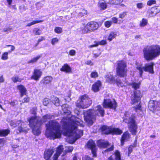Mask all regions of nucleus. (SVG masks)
Returning a JSON list of instances; mask_svg holds the SVG:
<instances>
[{"label": "nucleus", "instance_id": "obj_1", "mask_svg": "<svg viewBox=\"0 0 160 160\" xmlns=\"http://www.w3.org/2000/svg\"><path fill=\"white\" fill-rule=\"evenodd\" d=\"M62 108L63 113L67 114V117L64 118L61 121L63 128L70 133V136L74 137L75 141L83 135L82 131L77 129L78 126L83 127V121L75 116H71V108L68 105L63 104Z\"/></svg>", "mask_w": 160, "mask_h": 160}, {"label": "nucleus", "instance_id": "obj_2", "mask_svg": "<svg viewBox=\"0 0 160 160\" xmlns=\"http://www.w3.org/2000/svg\"><path fill=\"white\" fill-rule=\"evenodd\" d=\"M104 114L103 108L100 105H98L94 109H90L84 112V120L88 126H91L96 120V115L102 117Z\"/></svg>", "mask_w": 160, "mask_h": 160}, {"label": "nucleus", "instance_id": "obj_3", "mask_svg": "<svg viewBox=\"0 0 160 160\" xmlns=\"http://www.w3.org/2000/svg\"><path fill=\"white\" fill-rule=\"evenodd\" d=\"M52 117L53 115L47 114L43 117L41 121H39L36 116L32 117L28 119L29 126L32 129V133L35 135H39L41 132L40 126L41 124L46 122L48 119L52 118Z\"/></svg>", "mask_w": 160, "mask_h": 160}, {"label": "nucleus", "instance_id": "obj_4", "mask_svg": "<svg viewBox=\"0 0 160 160\" xmlns=\"http://www.w3.org/2000/svg\"><path fill=\"white\" fill-rule=\"evenodd\" d=\"M47 130L45 135L48 138L54 139L60 137L61 133L59 123L55 120L50 121L46 124Z\"/></svg>", "mask_w": 160, "mask_h": 160}, {"label": "nucleus", "instance_id": "obj_5", "mask_svg": "<svg viewBox=\"0 0 160 160\" xmlns=\"http://www.w3.org/2000/svg\"><path fill=\"white\" fill-rule=\"evenodd\" d=\"M143 56L147 61L152 60L160 55V46L152 45L144 48L143 49Z\"/></svg>", "mask_w": 160, "mask_h": 160}, {"label": "nucleus", "instance_id": "obj_6", "mask_svg": "<svg viewBox=\"0 0 160 160\" xmlns=\"http://www.w3.org/2000/svg\"><path fill=\"white\" fill-rule=\"evenodd\" d=\"M126 118L123 120L126 123H129V129L132 134L135 135L137 132V126L135 123L134 114H132L130 116V112H127L125 114Z\"/></svg>", "mask_w": 160, "mask_h": 160}, {"label": "nucleus", "instance_id": "obj_7", "mask_svg": "<svg viewBox=\"0 0 160 160\" xmlns=\"http://www.w3.org/2000/svg\"><path fill=\"white\" fill-rule=\"evenodd\" d=\"M92 101L86 94L81 96L76 103V106L79 108H86L92 104Z\"/></svg>", "mask_w": 160, "mask_h": 160}, {"label": "nucleus", "instance_id": "obj_8", "mask_svg": "<svg viewBox=\"0 0 160 160\" xmlns=\"http://www.w3.org/2000/svg\"><path fill=\"white\" fill-rule=\"evenodd\" d=\"M99 27L98 23L96 22H91L87 24H83L81 27L82 32L83 33H88L91 32L96 30Z\"/></svg>", "mask_w": 160, "mask_h": 160}, {"label": "nucleus", "instance_id": "obj_9", "mask_svg": "<svg viewBox=\"0 0 160 160\" xmlns=\"http://www.w3.org/2000/svg\"><path fill=\"white\" fill-rule=\"evenodd\" d=\"M126 63L123 61H118L116 68L117 75L121 77L126 76L127 71Z\"/></svg>", "mask_w": 160, "mask_h": 160}, {"label": "nucleus", "instance_id": "obj_10", "mask_svg": "<svg viewBox=\"0 0 160 160\" xmlns=\"http://www.w3.org/2000/svg\"><path fill=\"white\" fill-rule=\"evenodd\" d=\"M21 123V121L19 120H13L10 122V125L13 128L19 126L18 128L19 132L26 133L29 130V129L25 127L23 123Z\"/></svg>", "mask_w": 160, "mask_h": 160}, {"label": "nucleus", "instance_id": "obj_11", "mask_svg": "<svg viewBox=\"0 0 160 160\" xmlns=\"http://www.w3.org/2000/svg\"><path fill=\"white\" fill-rule=\"evenodd\" d=\"M101 129L102 133L107 134L110 133L115 134H120L122 132V131L118 128H112L111 127L106 126L102 127Z\"/></svg>", "mask_w": 160, "mask_h": 160}, {"label": "nucleus", "instance_id": "obj_12", "mask_svg": "<svg viewBox=\"0 0 160 160\" xmlns=\"http://www.w3.org/2000/svg\"><path fill=\"white\" fill-rule=\"evenodd\" d=\"M153 65V63H150L146 64L144 67H142L141 65L137 66V68L139 71L140 76H142L143 70L148 72L151 73H154Z\"/></svg>", "mask_w": 160, "mask_h": 160}, {"label": "nucleus", "instance_id": "obj_13", "mask_svg": "<svg viewBox=\"0 0 160 160\" xmlns=\"http://www.w3.org/2000/svg\"><path fill=\"white\" fill-rule=\"evenodd\" d=\"M103 105L105 108H110L115 109L117 106V103L114 100L112 101L109 99H104Z\"/></svg>", "mask_w": 160, "mask_h": 160}, {"label": "nucleus", "instance_id": "obj_14", "mask_svg": "<svg viewBox=\"0 0 160 160\" xmlns=\"http://www.w3.org/2000/svg\"><path fill=\"white\" fill-rule=\"evenodd\" d=\"M142 96L140 91H136L134 92L133 95H132L131 98L132 103L136 104L139 102Z\"/></svg>", "mask_w": 160, "mask_h": 160}, {"label": "nucleus", "instance_id": "obj_15", "mask_svg": "<svg viewBox=\"0 0 160 160\" xmlns=\"http://www.w3.org/2000/svg\"><path fill=\"white\" fill-rule=\"evenodd\" d=\"M87 147L91 150L93 157L97 156L96 146L94 142L92 140H90L87 142Z\"/></svg>", "mask_w": 160, "mask_h": 160}, {"label": "nucleus", "instance_id": "obj_16", "mask_svg": "<svg viewBox=\"0 0 160 160\" xmlns=\"http://www.w3.org/2000/svg\"><path fill=\"white\" fill-rule=\"evenodd\" d=\"M42 74V72L38 69H35L33 75L31 76V79L36 81H38L39 79Z\"/></svg>", "mask_w": 160, "mask_h": 160}, {"label": "nucleus", "instance_id": "obj_17", "mask_svg": "<svg viewBox=\"0 0 160 160\" xmlns=\"http://www.w3.org/2000/svg\"><path fill=\"white\" fill-rule=\"evenodd\" d=\"M98 146L100 148H107L110 146V144L107 141L104 140H100L97 142Z\"/></svg>", "mask_w": 160, "mask_h": 160}, {"label": "nucleus", "instance_id": "obj_18", "mask_svg": "<svg viewBox=\"0 0 160 160\" xmlns=\"http://www.w3.org/2000/svg\"><path fill=\"white\" fill-rule=\"evenodd\" d=\"M54 151L53 149H49L46 150L44 153V158L45 160H50Z\"/></svg>", "mask_w": 160, "mask_h": 160}, {"label": "nucleus", "instance_id": "obj_19", "mask_svg": "<svg viewBox=\"0 0 160 160\" xmlns=\"http://www.w3.org/2000/svg\"><path fill=\"white\" fill-rule=\"evenodd\" d=\"M130 138V135L128 132L124 133L122 136L121 140V145H123L124 142L128 140Z\"/></svg>", "mask_w": 160, "mask_h": 160}, {"label": "nucleus", "instance_id": "obj_20", "mask_svg": "<svg viewBox=\"0 0 160 160\" xmlns=\"http://www.w3.org/2000/svg\"><path fill=\"white\" fill-rule=\"evenodd\" d=\"M160 11V8H158L153 7L151 8L150 11H149V16L152 17L155 16Z\"/></svg>", "mask_w": 160, "mask_h": 160}, {"label": "nucleus", "instance_id": "obj_21", "mask_svg": "<svg viewBox=\"0 0 160 160\" xmlns=\"http://www.w3.org/2000/svg\"><path fill=\"white\" fill-rule=\"evenodd\" d=\"M63 150V146H60L57 149L56 153L53 157V160H57L58 157L61 153Z\"/></svg>", "mask_w": 160, "mask_h": 160}, {"label": "nucleus", "instance_id": "obj_22", "mask_svg": "<svg viewBox=\"0 0 160 160\" xmlns=\"http://www.w3.org/2000/svg\"><path fill=\"white\" fill-rule=\"evenodd\" d=\"M101 82L99 81H97L92 86V89L94 92H97L99 90V88L101 86Z\"/></svg>", "mask_w": 160, "mask_h": 160}, {"label": "nucleus", "instance_id": "obj_23", "mask_svg": "<svg viewBox=\"0 0 160 160\" xmlns=\"http://www.w3.org/2000/svg\"><path fill=\"white\" fill-rule=\"evenodd\" d=\"M60 71L65 72L67 73H71L72 72L71 68L67 64H64L60 69Z\"/></svg>", "mask_w": 160, "mask_h": 160}, {"label": "nucleus", "instance_id": "obj_24", "mask_svg": "<svg viewBox=\"0 0 160 160\" xmlns=\"http://www.w3.org/2000/svg\"><path fill=\"white\" fill-rule=\"evenodd\" d=\"M17 88L21 93V96L22 97L24 95L26 94L27 91L26 88L23 85H20L17 86Z\"/></svg>", "mask_w": 160, "mask_h": 160}, {"label": "nucleus", "instance_id": "obj_25", "mask_svg": "<svg viewBox=\"0 0 160 160\" xmlns=\"http://www.w3.org/2000/svg\"><path fill=\"white\" fill-rule=\"evenodd\" d=\"M52 80L51 77L47 76L44 78L41 81V82L44 84H47L51 82Z\"/></svg>", "mask_w": 160, "mask_h": 160}, {"label": "nucleus", "instance_id": "obj_26", "mask_svg": "<svg viewBox=\"0 0 160 160\" xmlns=\"http://www.w3.org/2000/svg\"><path fill=\"white\" fill-rule=\"evenodd\" d=\"M10 132V130L9 129H0V136L6 137L7 136Z\"/></svg>", "mask_w": 160, "mask_h": 160}, {"label": "nucleus", "instance_id": "obj_27", "mask_svg": "<svg viewBox=\"0 0 160 160\" xmlns=\"http://www.w3.org/2000/svg\"><path fill=\"white\" fill-rule=\"evenodd\" d=\"M115 159H112V156H110L108 158L109 160H121L120 152L118 150L116 151L115 152Z\"/></svg>", "mask_w": 160, "mask_h": 160}, {"label": "nucleus", "instance_id": "obj_28", "mask_svg": "<svg viewBox=\"0 0 160 160\" xmlns=\"http://www.w3.org/2000/svg\"><path fill=\"white\" fill-rule=\"evenodd\" d=\"M106 81L110 83H112L115 82V78L113 77L111 75H107L106 76Z\"/></svg>", "mask_w": 160, "mask_h": 160}, {"label": "nucleus", "instance_id": "obj_29", "mask_svg": "<svg viewBox=\"0 0 160 160\" xmlns=\"http://www.w3.org/2000/svg\"><path fill=\"white\" fill-rule=\"evenodd\" d=\"M123 1V0H108L106 2L108 4H118Z\"/></svg>", "mask_w": 160, "mask_h": 160}, {"label": "nucleus", "instance_id": "obj_30", "mask_svg": "<svg viewBox=\"0 0 160 160\" xmlns=\"http://www.w3.org/2000/svg\"><path fill=\"white\" fill-rule=\"evenodd\" d=\"M117 35L116 32H110L108 38V40L111 41L113 38H115Z\"/></svg>", "mask_w": 160, "mask_h": 160}, {"label": "nucleus", "instance_id": "obj_31", "mask_svg": "<svg viewBox=\"0 0 160 160\" xmlns=\"http://www.w3.org/2000/svg\"><path fill=\"white\" fill-rule=\"evenodd\" d=\"M11 79L13 82L15 83L17 82H21L23 79L20 78L17 76H14Z\"/></svg>", "mask_w": 160, "mask_h": 160}, {"label": "nucleus", "instance_id": "obj_32", "mask_svg": "<svg viewBox=\"0 0 160 160\" xmlns=\"http://www.w3.org/2000/svg\"><path fill=\"white\" fill-rule=\"evenodd\" d=\"M148 23V20L147 19L143 18L140 22L139 26L141 27H144L146 26Z\"/></svg>", "mask_w": 160, "mask_h": 160}, {"label": "nucleus", "instance_id": "obj_33", "mask_svg": "<svg viewBox=\"0 0 160 160\" xmlns=\"http://www.w3.org/2000/svg\"><path fill=\"white\" fill-rule=\"evenodd\" d=\"M52 101L53 103L56 106L60 105V102L59 99L56 97H53L52 98Z\"/></svg>", "mask_w": 160, "mask_h": 160}, {"label": "nucleus", "instance_id": "obj_34", "mask_svg": "<svg viewBox=\"0 0 160 160\" xmlns=\"http://www.w3.org/2000/svg\"><path fill=\"white\" fill-rule=\"evenodd\" d=\"M42 56L41 55L37 56L36 57L34 58L31 60L28 61V63L29 64L30 63H33L36 62Z\"/></svg>", "mask_w": 160, "mask_h": 160}, {"label": "nucleus", "instance_id": "obj_35", "mask_svg": "<svg viewBox=\"0 0 160 160\" xmlns=\"http://www.w3.org/2000/svg\"><path fill=\"white\" fill-rule=\"evenodd\" d=\"M106 43L107 42L106 41L102 40L101 41L97 42L96 44L91 45L90 46V47L92 48L94 47H96L98 46L99 45H104L106 44Z\"/></svg>", "mask_w": 160, "mask_h": 160}, {"label": "nucleus", "instance_id": "obj_36", "mask_svg": "<svg viewBox=\"0 0 160 160\" xmlns=\"http://www.w3.org/2000/svg\"><path fill=\"white\" fill-rule=\"evenodd\" d=\"M33 33L34 34L39 35L41 33V30L38 28H35L33 30Z\"/></svg>", "mask_w": 160, "mask_h": 160}, {"label": "nucleus", "instance_id": "obj_37", "mask_svg": "<svg viewBox=\"0 0 160 160\" xmlns=\"http://www.w3.org/2000/svg\"><path fill=\"white\" fill-rule=\"evenodd\" d=\"M140 83H137L136 82L132 83L131 85L132 86V88L136 90L138 88L140 87Z\"/></svg>", "mask_w": 160, "mask_h": 160}, {"label": "nucleus", "instance_id": "obj_38", "mask_svg": "<svg viewBox=\"0 0 160 160\" xmlns=\"http://www.w3.org/2000/svg\"><path fill=\"white\" fill-rule=\"evenodd\" d=\"M112 24V21H106L104 23L105 26L107 28L110 27Z\"/></svg>", "mask_w": 160, "mask_h": 160}, {"label": "nucleus", "instance_id": "obj_39", "mask_svg": "<svg viewBox=\"0 0 160 160\" xmlns=\"http://www.w3.org/2000/svg\"><path fill=\"white\" fill-rule=\"evenodd\" d=\"M99 6L102 10H104L107 8V5L105 2H102L100 3Z\"/></svg>", "mask_w": 160, "mask_h": 160}, {"label": "nucleus", "instance_id": "obj_40", "mask_svg": "<svg viewBox=\"0 0 160 160\" xmlns=\"http://www.w3.org/2000/svg\"><path fill=\"white\" fill-rule=\"evenodd\" d=\"M42 22V20H37V21H34L32 22L28 23L27 25V26H30L33 25L34 24L38 23L40 22Z\"/></svg>", "mask_w": 160, "mask_h": 160}, {"label": "nucleus", "instance_id": "obj_41", "mask_svg": "<svg viewBox=\"0 0 160 160\" xmlns=\"http://www.w3.org/2000/svg\"><path fill=\"white\" fill-rule=\"evenodd\" d=\"M54 31L56 33H60L62 32V28L60 27H57L54 29Z\"/></svg>", "mask_w": 160, "mask_h": 160}, {"label": "nucleus", "instance_id": "obj_42", "mask_svg": "<svg viewBox=\"0 0 160 160\" xmlns=\"http://www.w3.org/2000/svg\"><path fill=\"white\" fill-rule=\"evenodd\" d=\"M113 149L114 145H111V146L110 148L107 149L105 150L104 151L102 152V153L103 154H104L106 152H111L113 150Z\"/></svg>", "mask_w": 160, "mask_h": 160}, {"label": "nucleus", "instance_id": "obj_43", "mask_svg": "<svg viewBox=\"0 0 160 160\" xmlns=\"http://www.w3.org/2000/svg\"><path fill=\"white\" fill-rule=\"evenodd\" d=\"M91 77L93 78H96L98 77V74L96 72H93L91 74Z\"/></svg>", "mask_w": 160, "mask_h": 160}, {"label": "nucleus", "instance_id": "obj_44", "mask_svg": "<svg viewBox=\"0 0 160 160\" xmlns=\"http://www.w3.org/2000/svg\"><path fill=\"white\" fill-rule=\"evenodd\" d=\"M8 52H5L3 53L1 59L3 60H6L8 59Z\"/></svg>", "mask_w": 160, "mask_h": 160}, {"label": "nucleus", "instance_id": "obj_45", "mask_svg": "<svg viewBox=\"0 0 160 160\" xmlns=\"http://www.w3.org/2000/svg\"><path fill=\"white\" fill-rule=\"evenodd\" d=\"M156 3L155 0H149L148 1L147 4L148 6H151L152 4H155Z\"/></svg>", "mask_w": 160, "mask_h": 160}, {"label": "nucleus", "instance_id": "obj_46", "mask_svg": "<svg viewBox=\"0 0 160 160\" xmlns=\"http://www.w3.org/2000/svg\"><path fill=\"white\" fill-rule=\"evenodd\" d=\"M76 52L75 50L72 49L69 51V54L71 56H74L75 55Z\"/></svg>", "mask_w": 160, "mask_h": 160}, {"label": "nucleus", "instance_id": "obj_47", "mask_svg": "<svg viewBox=\"0 0 160 160\" xmlns=\"http://www.w3.org/2000/svg\"><path fill=\"white\" fill-rule=\"evenodd\" d=\"M153 101H151L149 103L148 107L152 110V108L153 109V107L154 106V104L153 103Z\"/></svg>", "mask_w": 160, "mask_h": 160}, {"label": "nucleus", "instance_id": "obj_48", "mask_svg": "<svg viewBox=\"0 0 160 160\" xmlns=\"http://www.w3.org/2000/svg\"><path fill=\"white\" fill-rule=\"evenodd\" d=\"M49 101L48 99L47 98H44L43 100V103L44 106H47L49 103Z\"/></svg>", "mask_w": 160, "mask_h": 160}, {"label": "nucleus", "instance_id": "obj_49", "mask_svg": "<svg viewBox=\"0 0 160 160\" xmlns=\"http://www.w3.org/2000/svg\"><path fill=\"white\" fill-rule=\"evenodd\" d=\"M58 40L57 38H53L51 41V43L52 45H54L56 43H57L58 42Z\"/></svg>", "mask_w": 160, "mask_h": 160}, {"label": "nucleus", "instance_id": "obj_50", "mask_svg": "<svg viewBox=\"0 0 160 160\" xmlns=\"http://www.w3.org/2000/svg\"><path fill=\"white\" fill-rule=\"evenodd\" d=\"M127 12H123L120 13L119 15V17L121 18H123L126 15Z\"/></svg>", "mask_w": 160, "mask_h": 160}, {"label": "nucleus", "instance_id": "obj_51", "mask_svg": "<svg viewBox=\"0 0 160 160\" xmlns=\"http://www.w3.org/2000/svg\"><path fill=\"white\" fill-rule=\"evenodd\" d=\"M132 145H130L128 148V156H129L130 154L132 151L133 149Z\"/></svg>", "mask_w": 160, "mask_h": 160}, {"label": "nucleus", "instance_id": "obj_52", "mask_svg": "<svg viewBox=\"0 0 160 160\" xmlns=\"http://www.w3.org/2000/svg\"><path fill=\"white\" fill-rule=\"evenodd\" d=\"M135 110L136 112H138V111L139 110L140 111L141 110V106L139 105H137L134 107Z\"/></svg>", "mask_w": 160, "mask_h": 160}, {"label": "nucleus", "instance_id": "obj_53", "mask_svg": "<svg viewBox=\"0 0 160 160\" xmlns=\"http://www.w3.org/2000/svg\"><path fill=\"white\" fill-rule=\"evenodd\" d=\"M12 28L11 27H9L8 28H4L3 29V31L4 32H11L12 30Z\"/></svg>", "mask_w": 160, "mask_h": 160}, {"label": "nucleus", "instance_id": "obj_54", "mask_svg": "<svg viewBox=\"0 0 160 160\" xmlns=\"http://www.w3.org/2000/svg\"><path fill=\"white\" fill-rule=\"evenodd\" d=\"M137 7L139 9H141L143 7V4L142 3H138L137 4Z\"/></svg>", "mask_w": 160, "mask_h": 160}, {"label": "nucleus", "instance_id": "obj_55", "mask_svg": "<svg viewBox=\"0 0 160 160\" xmlns=\"http://www.w3.org/2000/svg\"><path fill=\"white\" fill-rule=\"evenodd\" d=\"M88 12L87 10L85 9H83L82 12L79 13V14L82 16H84V15L87 14Z\"/></svg>", "mask_w": 160, "mask_h": 160}, {"label": "nucleus", "instance_id": "obj_56", "mask_svg": "<svg viewBox=\"0 0 160 160\" xmlns=\"http://www.w3.org/2000/svg\"><path fill=\"white\" fill-rule=\"evenodd\" d=\"M29 98L28 97L25 98L23 99V101H22V103L24 102H28L29 101Z\"/></svg>", "mask_w": 160, "mask_h": 160}, {"label": "nucleus", "instance_id": "obj_57", "mask_svg": "<svg viewBox=\"0 0 160 160\" xmlns=\"http://www.w3.org/2000/svg\"><path fill=\"white\" fill-rule=\"evenodd\" d=\"M112 20L114 23H117L118 19L114 17L112 18Z\"/></svg>", "mask_w": 160, "mask_h": 160}, {"label": "nucleus", "instance_id": "obj_58", "mask_svg": "<svg viewBox=\"0 0 160 160\" xmlns=\"http://www.w3.org/2000/svg\"><path fill=\"white\" fill-rule=\"evenodd\" d=\"M67 151L68 152H70L72 151L73 150V148L72 147H68Z\"/></svg>", "mask_w": 160, "mask_h": 160}, {"label": "nucleus", "instance_id": "obj_59", "mask_svg": "<svg viewBox=\"0 0 160 160\" xmlns=\"http://www.w3.org/2000/svg\"><path fill=\"white\" fill-rule=\"evenodd\" d=\"M116 82H117V84L118 86H120L121 87H122L123 85L122 83V82L121 81H116Z\"/></svg>", "mask_w": 160, "mask_h": 160}, {"label": "nucleus", "instance_id": "obj_60", "mask_svg": "<svg viewBox=\"0 0 160 160\" xmlns=\"http://www.w3.org/2000/svg\"><path fill=\"white\" fill-rule=\"evenodd\" d=\"M86 63L87 64L90 65L91 66H92L93 65V63L91 60H89L87 61Z\"/></svg>", "mask_w": 160, "mask_h": 160}, {"label": "nucleus", "instance_id": "obj_61", "mask_svg": "<svg viewBox=\"0 0 160 160\" xmlns=\"http://www.w3.org/2000/svg\"><path fill=\"white\" fill-rule=\"evenodd\" d=\"M83 160H93V158H91L88 156H86L83 159Z\"/></svg>", "mask_w": 160, "mask_h": 160}, {"label": "nucleus", "instance_id": "obj_62", "mask_svg": "<svg viewBox=\"0 0 160 160\" xmlns=\"http://www.w3.org/2000/svg\"><path fill=\"white\" fill-rule=\"evenodd\" d=\"M16 101H13L10 102H9V103H10L12 106H14L16 104Z\"/></svg>", "mask_w": 160, "mask_h": 160}, {"label": "nucleus", "instance_id": "obj_63", "mask_svg": "<svg viewBox=\"0 0 160 160\" xmlns=\"http://www.w3.org/2000/svg\"><path fill=\"white\" fill-rule=\"evenodd\" d=\"M137 140L136 139L135 141L134 142L133 144V145H132L133 148L134 147H136L137 146Z\"/></svg>", "mask_w": 160, "mask_h": 160}, {"label": "nucleus", "instance_id": "obj_64", "mask_svg": "<svg viewBox=\"0 0 160 160\" xmlns=\"http://www.w3.org/2000/svg\"><path fill=\"white\" fill-rule=\"evenodd\" d=\"M137 140L136 139L135 141L134 142L133 144V145H132L133 148L134 147H136L137 146Z\"/></svg>", "mask_w": 160, "mask_h": 160}]
</instances>
